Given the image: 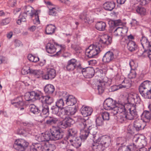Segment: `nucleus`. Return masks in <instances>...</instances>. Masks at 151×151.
<instances>
[{
  "mask_svg": "<svg viewBox=\"0 0 151 151\" xmlns=\"http://www.w3.org/2000/svg\"><path fill=\"white\" fill-rule=\"evenodd\" d=\"M139 93L145 99H151V82L146 81L139 87Z\"/></svg>",
  "mask_w": 151,
  "mask_h": 151,
  "instance_id": "nucleus-4",
  "label": "nucleus"
},
{
  "mask_svg": "<svg viewBox=\"0 0 151 151\" xmlns=\"http://www.w3.org/2000/svg\"><path fill=\"white\" fill-rule=\"evenodd\" d=\"M58 10L55 8L49 9V14L53 16H56L57 15Z\"/></svg>",
  "mask_w": 151,
  "mask_h": 151,
  "instance_id": "nucleus-56",
  "label": "nucleus"
},
{
  "mask_svg": "<svg viewBox=\"0 0 151 151\" xmlns=\"http://www.w3.org/2000/svg\"><path fill=\"white\" fill-rule=\"evenodd\" d=\"M104 57L106 58V62L109 63L114 58V54L112 52L109 51L104 54Z\"/></svg>",
  "mask_w": 151,
  "mask_h": 151,
  "instance_id": "nucleus-38",
  "label": "nucleus"
},
{
  "mask_svg": "<svg viewBox=\"0 0 151 151\" xmlns=\"http://www.w3.org/2000/svg\"><path fill=\"white\" fill-rule=\"evenodd\" d=\"M99 42L95 45L90 46L86 49L85 55L89 58H93L101 51L103 50L104 47L103 36H100L98 38Z\"/></svg>",
  "mask_w": 151,
  "mask_h": 151,
  "instance_id": "nucleus-1",
  "label": "nucleus"
},
{
  "mask_svg": "<svg viewBox=\"0 0 151 151\" xmlns=\"http://www.w3.org/2000/svg\"><path fill=\"white\" fill-rule=\"evenodd\" d=\"M122 85H119V88H126L127 89L129 88L132 85L131 81L130 79L125 78L122 81Z\"/></svg>",
  "mask_w": 151,
  "mask_h": 151,
  "instance_id": "nucleus-27",
  "label": "nucleus"
},
{
  "mask_svg": "<svg viewBox=\"0 0 151 151\" xmlns=\"http://www.w3.org/2000/svg\"><path fill=\"white\" fill-rule=\"evenodd\" d=\"M77 111L76 107H66L60 109V112L63 115L71 116L75 114Z\"/></svg>",
  "mask_w": 151,
  "mask_h": 151,
  "instance_id": "nucleus-11",
  "label": "nucleus"
},
{
  "mask_svg": "<svg viewBox=\"0 0 151 151\" xmlns=\"http://www.w3.org/2000/svg\"><path fill=\"white\" fill-rule=\"evenodd\" d=\"M41 97L40 99H41V101L45 102V104L47 105H50L53 102V99L52 97L49 96H42L41 92Z\"/></svg>",
  "mask_w": 151,
  "mask_h": 151,
  "instance_id": "nucleus-21",
  "label": "nucleus"
},
{
  "mask_svg": "<svg viewBox=\"0 0 151 151\" xmlns=\"http://www.w3.org/2000/svg\"><path fill=\"white\" fill-rule=\"evenodd\" d=\"M11 104L16 107L24 106L25 103L22 96H19L11 100Z\"/></svg>",
  "mask_w": 151,
  "mask_h": 151,
  "instance_id": "nucleus-15",
  "label": "nucleus"
},
{
  "mask_svg": "<svg viewBox=\"0 0 151 151\" xmlns=\"http://www.w3.org/2000/svg\"><path fill=\"white\" fill-rule=\"evenodd\" d=\"M42 111L44 114H49V113L48 105L45 104H42Z\"/></svg>",
  "mask_w": 151,
  "mask_h": 151,
  "instance_id": "nucleus-42",
  "label": "nucleus"
},
{
  "mask_svg": "<svg viewBox=\"0 0 151 151\" xmlns=\"http://www.w3.org/2000/svg\"><path fill=\"white\" fill-rule=\"evenodd\" d=\"M127 45L128 49L131 52L134 51L137 48V46L135 42L132 40H129Z\"/></svg>",
  "mask_w": 151,
  "mask_h": 151,
  "instance_id": "nucleus-30",
  "label": "nucleus"
},
{
  "mask_svg": "<svg viewBox=\"0 0 151 151\" xmlns=\"http://www.w3.org/2000/svg\"><path fill=\"white\" fill-rule=\"evenodd\" d=\"M32 69H30L29 66H25L22 70V72L24 74H26L28 73L31 74Z\"/></svg>",
  "mask_w": 151,
  "mask_h": 151,
  "instance_id": "nucleus-49",
  "label": "nucleus"
},
{
  "mask_svg": "<svg viewBox=\"0 0 151 151\" xmlns=\"http://www.w3.org/2000/svg\"><path fill=\"white\" fill-rule=\"evenodd\" d=\"M108 23L110 27H117L121 26H122L123 23L120 19L113 20H110L108 22Z\"/></svg>",
  "mask_w": 151,
  "mask_h": 151,
  "instance_id": "nucleus-25",
  "label": "nucleus"
},
{
  "mask_svg": "<svg viewBox=\"0 0 151 151\" xmlns=\"http://www.w3.org/2000/svg\"><path fill=\"white\" fill-rule=\"evenodd\" d=\"M54 147V145L49 144H44L42 145L41 150L42 151H53V147Z\"/></svg>",
  "mask_w": 151,
  "mask_h": 151,
  "instance_id": "nucleus-32",
  "label": "nucleus"
},
{
  "mask_svg": "<svg viewBox=\"0 0 151 151\" xmlns=\"http://www.w3.org/2000/svg\"><path fill=\"white\" fill-rule=\"evenodd\" d=\"M104 81H103L99 80V83L98 85V90L99 94L101 95L104 92Z\"/></svg>",
  "mask_w": 151,
  "mask_h": 151,
  "instance_id": "nucleus-36",
  "label": "nucleus"
},
{
  "mask_svg": "<svg viewBox=\"0 0 151 151\" xmlns=\"http://www.w3.org/2000/svg\"><path fill=\"white\" fill-rule=\"evenodd\" d=\"M142 118L145 120L149 121L151 118V113L149 111H144L141 115Z\"/></svg>",
  "mask_w": 151,
  "mask_h": 151,
  "instance_id": "nucleus-35",
  "label": "nucleus"
},
{
  "mask_svg": "<svg viewBox=\"0 0 151 151\" xmlns=\"http://www.w3.org/2000/svg\"><path fill=\"white\" fill-rule=\"evenodd\" d=\"M55 29L56 27L54 25H47L45 30L46 33L47 35H51L54 33Z\"/></svg>",
  "mask_w": 151,
  "mask_h": 151,
  "instance_id": "nucleus-28",
  "label": "nucleus"
},
{
  "mask_svg": "<svg viewBox=\"0 0 151 151\" xmlns=\"http://www.w3.org/2000/svg\"><path fill=\"white\" fill-rule=\"evenodd\" d=\"M27 58L30 61L36 63L39 60L38 57L35 56L31 54H29Z\"/></svg>",
  "mask_w": 151,
  "mask_h": 151,
  "instance_id": "nucleus-46",
  "label": "nucleus"
},
{
  "mask_svg": "<svg viewBox=\"0 0 151 151\" xmlns=\"http://www.w3.org/2000/svg\"><path fill=\"white\" fill-rule=\"evenodd\" d=\"M121 27H122V36H124L127 35L128 31V29L126 27L124 26H122Z\"/></svg>",
  "mask_w": 151,
  "mask_h": 151,
  "instance_id": "nucleus-60",
  "label": "nucleus"
},
{
  "mask_svg": "<svg viewBox=\"0 0 151 151\" xmlns=\"http://www.w3.org/2000/svg\"><path fill=\"white\" fill-rule=\"evenodd\" d=\"M129 40L127 39V37H124L121 40L120 43L122 45H125L126 44H127Z\"/></svg>",
  "mask_w": 151,
  "mask_h": 151,
  "instance_id": "nucleus-61",
  "label": "nucleus"
},
{
  "mask_svg": "<svg viewBox=\"0 0 151 151\" xmlns=\"http://www.w3.org/2000/svg\"><path fill=\"white\" fill-rule=\"evenodd\" d=\"M111 83V80L107 77H104V86H109Z\"/></svg>",
  "mask_w": 151,
  "mask_h": 151,
  "instance_id": "nucleus-64",
  "label": "nucleus"
},
{
  "mask_svg": "<svg viewBox=\"0 0 151 151\" xmlns=\"http://www.w3.org/2000/svg\"><path fill=\"white\" fill-rule=\"evenodd\" d=\"M104 121V112L101 113L96 118V122L97 126H101L103 125Z\"/></svg>",
  "mask_w": 151,
  "mask_h": 151,
  "instance_id": "nucleus-29",
  "label": "nucleus"
},
{
  "mask_svg": "<svg viewBox=\"0 0 151 151\" xmlns=\"http://www.w3.org/2000/svg\"><path fill=\"white\" fill-rule=\"evenodd\" d=\"M41 92L38 91H33L25 94L24 99L26 101H30L33 99H40Z\"/></svg>",
  "mask_w": 151,
  "mask_h": 151,
  "instance_id": "nucleus-9",
  "label": "nucleus"
},
{
  "mask_svg": "<svg viewBox=\"0 0 151 151\" xmlns=\"http://www.w3.org/2000/svg\"><path fill=\"white\" fill-rule=\"evenodd\" d=\"M46 49L47 52L50 54L54 53L56 50V49L54 45L50 43H47L46 46Z\"/></svg>",
  "mask_w": 151,
  "mask_h": 151,
  "instance_id": "nucleus-31",
  "label": "nucleus"
},
{
  "mask_svg": "<svg viewBox=\"0 0 151 151\" xmlns=\"http://www.w3.org/2000/svg\"><path fill=\"white\" fill-rule=\"evenodd\" d=\"M50 130L52 140H58L63 137V133L59 128L53 127Z\"/></svg>",
  "mask_w": 151,
  "mask_h": 151,
  "instance_id": "nucleus-8",
  "label": "nucleus"
},
{
  "mask_svg": "<svg viewBox=\"0 0 151 151\" xmlns=\"http://www.w3.org/2000/svg\"><path fill=\"white\" fill-rule=\"evenodd\" d=\"M133 99L134 102L137 104H140L141 100L139 96L137 94H136L134 96Z\"/></svg>",
  "mask_w": 151,
  "mask_h": 151,
  "instance_id": "nucleus-59",
  "label": "nucleus"
},
{
  "mask_svg": "<svg viewBox=\"0 0 151 151\" xmlns=\"http://www.w3.org/2000/svg\"><path fill=\"white\" fill-rule=\"evenodd\" d=\"M64 105L63 100L62 99H58L56 102V106L61 109Z\"/></svg>",
  "mask_w": 151,
  "mask_h": 151,
  "instance_id": "nucleus-52",
  "label": "nucleus"
},
{
  "mask_svg": "<svg viewBox=\"0 0 151 151\" xmlns=\"http://www.w3.org/2000/svg\"><path fill=\"white\" fill-rule=\"evenodd\" d=\"M24 13H25L27 15H28L32 17L33 16H35V21L36 23L38 24H40V21L39 19V17L38 14L36 13H34L33 8L29 6H25Z\"/></svg>",
  "mask_w": 151,
  "mask_h": 151,
  "instance_id": "nucleus-10",
  "label": "nucleus"
},
{
  "mask_svg": "<svg viewBox=\"0 0 151 151\" xmlns=\"http://www.w3.org/2000/svg\"><path fill=\"white\" fill-rule=\"evenodd\" d=\"M26 16V14L25 13L21 14L19 17V19L17 22V24H20L22 22H25Z\"/></svg>",
  "mask_w": 151,
  "mask_h": 151,
  "instance_id": "nucleus-43",
  "label": "nucleus"
},
{
  "mask_svg": "<svg viewBox=\"0 0 151 151\" xmlns=\"http://www.w3.org/2000/svg\"><path fill=\"white\" fill-rule=\"evenodd\" d=\"M141 144V147H144L146 145V142L144 139H142L140 137L137 135L134 136L133 139V141L135 142H137L138 141H140Z\"/></svg>",
  "mask_w": 151,
  "mask_h": 151,
  "instance_id": "nucleus-37",
  "label": "nucleus"
},
{
  "mask_svg": "<svg viewBox=\"0 0 151 151\" xmlns=\"http://www.w3.org/2000/svg\"><path fill=\"white\" fill-rule=\"evenodd\" d=\"M54 91L55 88L54 86L51 84H47L45 86L44 88V91L47 94H52Z\"/></svg>",
  "mask_w": 151,
  "mask_h": 151,
  "instance_id": "nucleus-24",
  "label": "nucleus"
},
{
  "mask_svg": "<svg viewBox=\"0 0 151 151\" xmlns=\"http://www.w3.org/2000/svg\"><path fill=\"white\" fill-rule=\"evenodd\" d=\"M93 111L92 108L88 106H83L80 109L81 113L84 117L90 115Z\"/></svg>",
  "mask_w": 151,
  "mask_h": 151,
  "instance_id": "nucleus-18",
  "label": "nucleus"
},
{
  "mask_svg": "<svg viewBox=\"0 0 151 151\" xmlns=\"http://www.w3.org/2000/svg\"><path fill=\"white\" fill-rule=\"evenodd\" d=\"M89 124L91 125H90L91 127L89 128L90 134L92 135L93 140H94L96 139V137L97 129H96V127H94V126L92 124L91 120L90 122H89Z\"/></svg>",
  "mask_w": 151,
  "mask_h": 151,
  "instance_id": "nucleus-23",
  "label": "nucleus"
},
{
  "mask_svg": "<svg viewBox=\"0 0 151 151\" xmlns=\"http://www.w3.org/2000/svg\"><path fill=\"white\" fill-rule=\"evenodd\" d=\"M126 146L129 151H136L137 148V145L134 143L130 144Z\"/></svg>",
  "mask_w": 151,
  "mask_h": 151,
  "instance_id": "nucleus-51",
  "label": "nucleus"
},
{
  "mask_svg": "<svg viewBox=\"0 0 151 151\" xmlns=\"http://www.w3.org/2000/svg\"><path fill=\"white\" fill-rule=\"evenodd\" d=\"M10 21V18H8L3 19L1 22V25H6L8 24Z\"/></svg>",
  "mask_w": 151,
  "mask_h": 151,
  "instance_id": "nucleus-62",
  "label": "nucleus"
},
{
  "mask_svg": "<svg viewBox=\"0 0 151 151\" xmlns=\"http://www.w3.org/2000/svg\"><path fill=\"white\" fill-rule=\"evenodd\" d=\"M48 119L46 120V123L48 125H52L57 123L59 121V119L57 118L49 116L48 117Z\"/></svg>",
  "mask_w": 151,
  "mask_h": 151,
  "instance_id": "nucleus-34",
  "label": "nucleus"
},
{
  "mask_svg": "<svg viewBox=\"0 0 151 151\" xmlns=\"http://www.w3.org/2000/svg\"><path fill=\"white\" fill-rule=\"evenodd\" d=\"M73 122V119L70 117H66L63 120L58 122V126L60 128L66 129L70 127Z\"/></svg>",
  "mask_w": 151,
  "mask_h": 151,
  "instance_id": "nucleus-12",
  "label": "nucleus"
},
{
  "mask_svg": "<svg viewBox=\"0 0 151 151\" xmlns=\"http://www.w3.org/2000/svg\"><path fill=\"white\" fill-rule=\"evenodd\" d=\"M103 136H101L96 140H93L92 146L93 151H103L104 150V139Z\"/></svg>",
  "mask_w": 151,
  "mask_h": 151,
  "instance_id": "nucleus-7",
  "label": "nucleus"
},
{
  "mask_svg": "<svg viewBox=\"0 0 151 151\" xmlns=\"http://www.w3.org/2000/svg\"><path fill=\"white\" fill-rule=\"evenodd\" d=\"M41 145L40 144L37 143L31 146L30 149V151H37L39 150H41Z\"/></svg>",
  "mask_w": 151,
  "mask_h": 151,
  "instance_id": "nucleus-50",
  "label": "nucleus"
},
{
  "mask_svg": "<svg viewBox=\"0 0 151 151\" xmlns=\"http://www.w3.org/2000/svg\"><path fill=\"white\" fill-rule=\"evenodd\" d=\"M82 139L81 138H76L75 139L73 140V139H68L69 141H70L71 145L76 148H78L81 146V141Z\"/></svg>",
  "mask_w": 151,
  "mask_h": 151,
  "instance_id": "nucleus-22",
  "label": "nucleus"
},
{
  "mask_svg": "<svg viewBox=\"0 0 151 151\" xmlns=\"http://www.w3.org/2000/svg\"><path fill=\"white\" fill-rule=\"evenodd\" d=\"M59 108H60L56 105L55 106H52L51 108L52 113L55 114L59 115H60V114L59 113Z\"/></svg>",
  "mask_w": 151,
  "mask_h": 151,
  "instance_id": "nucleus-53",
  "label": "nucleus"
},
{
  "mask_svg": "<svg viewBox=\"0 0 151 151\" xmlns=\"http://www.w3.org/2000/svg\"><path fill=\"white\" fill-rule=\"evenodd\" d=\"M105 139H104V147H108L110 144L111 141V138L109 136L107 135H105Z\"/></svg>",
  "mask_w": 151,
  "mask_h": 151,
  "instance_id": "nucleus-55",
  "label": "nucleus"
},
{
  "mask_svg": "<svg viewBox=\"0 0 151 151\" xmlns=\"http://www.w3.org/2000/svg\"><path fill=\"white\" fill-rule=\"evenodd\" d=\"M103 24L104 22L102 21L98 22L95 25L96 28L99 31H103Z\"/></svg>",
  "mask_w": 151,
  "mask_h": 151,
  "instance_id": "nucleus-48",
  "label": "nucleus"
},
{
  "mask_svg": "<svg viewBox=\"0 0 151 151\" xmlns=\"http://www.w3.org/2000/svg\"><path fill=\"white\" fill-rule=\"evenodd\" d=\"M56 76V70L52 68H48L45 74L43 75L42 78L45 80H52L54 79Z\"/></svg>",
  "mask_w": 151,
  "mask_h": 151,
  "instance_id": "nucleus-13",
  "label": "nucleus"
},
{
  "mask_svg": "<svg viewBox=\"0 0 151 151\" xmlns=\"http://www.w3.org/2000/svg\"><path fill=\"white\" fill-rule=\"evenodd\" d=\"M66 97V100L65 101L66 104L68 106H73L76 103V99L72 95L67 96Z\"/></svg>",
  "mask_w": 151,
  "mask_h": 151,
  "instance_id": "nucleus-20",
  "label": "nucleus"
},
{
  "mask_svg": "<svg viewBox=\"0 0 151 151\" xmlns=\"http://www.w3.org/2000/svg\"><path fill=\"white\" fill-rule=\"evenodd\" d=\"M136 73L134 70H131L130 72L128 75V77L130 79L135 78Z\"/></svg>",
  "mask_w": 151,
  "mask_h": 151,
  "instance_id": "nucleus-57",
  "label": "nucleus"
},
{
  "mask_svg": "<svg viewBox=\"0 0 151 151\" xmlns=\"http://www.w3.org/2000/svg\"><path fill=\"white\" fill-rule=\"evenodd\" d=\"M87 73L86 77L91 78L93 77L95 73L94 69L93 68H89L87 70Z\"/></svg>",
  "mask_w": 151,
  "mask_h": 151,
  "instance_id": "nucleus-47",
  "label": "nucleus"
},
{
  "mask_svg": "<svg viewBox=\"0 0 151 151\" xmlns=\"http://www.w3.org/2000/svg\"><path fill=\"white\" fill-rule=\"evenodd\" d=\"M31 74L35 75L37 78H39L41 76L42 77L43 72L41 70H37L32 69Z\"/></svg>",
  "mask_w": 151,
  "mask_h": 151,
  "instance_id": "nucleus-44",
  "label": "nucleus"
},
{
  "mask_svg": "<svg viewBox=\"0 0 151 151\" xmlns=\"http://www.w3.org/2000/svg\"><path fill=\"white\" fill-rule=\"evenodd\" d=\"M146 125V123L139 120H136L134 122L133 127L138 131L144 129Z\"/></svg>",
  "mask_w": 151,
  "mask_h": 151,
  "instance_id": "nucleus-17",
  "label": "nucleus"
},
{
  "mask_svg": "<svg viewBox=\"0 0 151 151\" xmlns=\"http://www.w3.org/2000/svg\"><path fill=\"white\" fill-rule=\"evenodd\" d=\"M136 11L137 13L141 15H145L146 11L145 9L141 6H137Z\"/></svg>",
  "mask_w": 151,
  "mask_h": 151,
  "instance_id": "nucleus-45",
  "label": "nucleus"
},
{
  "mask_svg": "<svg viewBox=\"0 0 151 151\" xmlns=\"http://www.w3.org/2000/svg\"><path fill=\"white\" fill-rule=\"evenodd\" d=\"M30 112L34 114H37L40 111V110L34 104H31L29 106Z\"/></svg>",
  "mask_w": 151,
  "mask_h": 151,
  "instance_id": "nucleus-39",
  "label": "nucleus"
},
{
  "mask_svg": "<svg viewBox=\"0 0 151 151\" xmlns=\"http://www.w3.org/2000/svg\"><path fill=\"white\" fill-rule=\"evenodd\" d=\"M80 123L79 124V127L80 128V137L83 140L86 139L90 133L89 128L91 127V125L89 124L90 122L89 119H85L83 118H80L78 119Z\"/></svg>",
  "mask_w": 151,
  "mask_h": 151,
  "instance_id": "nucleus-3",
  "label": "nucleus"
},
{
  "mask_svg": "<svg viewBox=\"0 0 151 151\" xmlns=\"http://www.w3.org/2000/svg\"><path fill=\"white\" fill-rule=\"evenodd\" d=\"M129 65L131 70H135L137 67V65L135 64L133 60H131L129 63Z\"/></svg>",
  "mask_w": 151,
  "mask_h": 151,
  "instance_id": "nucleus-63",
  "label": "nucleus"
},
{
  "mask_svg": "<svg viewBox=\"0 0 151 151\" xmlns=\"http://www.w3.org/2000/svg\"><path fill=\"white\" fill-rule=\"evenodd\" d=\"M79 62H78L77 60L74 58H73L69 60L67 63L66 68L67 70L69 71H72L76 68H78V66Z\"/></svg>",
  "mask_w": 151,
  "mask_h": 151,
  "instance_id": "nucleus-14",
  "label": "nucleus"
},
{
  "mask_svg": "<svg viewBox=\"0 0 151 151\" xmlns=\"http://www.w3.org/2000/svg\"><path fill=\"white\" fill-rule=\"evenodd\" d=\"M121 29L122 27H118L116 28L114 31V35L116 36H122Z\"/></svg>",
  "mask_w": 151,
  "mask_h": 151,
  "instance_id": "nucleus-54",
  "label": "nucleus"
},
{
  "mask_svg": "<svg viewBox=\"0 0 151 151\" xmlns=\"http://www.w3.org/2000/svg\"><path fill=\"white\" fill-rule=\"evenodd\" d=\"M51 140V133L49 132H46L44 134H42L38 138V141L39 142L43 141H48Z\"/></svg>",
  "mask_w": 151,
  "mask_h": 151,
  "instance_id": "nucleus-19",
  "label": "nucleus"
},
{
  "mask_svg": "<svg viewBox=\"0 0 151 151\" xmlns=\"http://www.w3.org/2000/svg\"><path fill=\"white\" fill-rule=\"evenodd\" d=\"M141 44L143 49H144V52H145L149 50L151 46V42H150L147 38L142 36L140 40Z\"/></svg>",
  "mask_w": 151,
  "mask_h": 151,
  "instance_id": "nucleus-16",
  "label": "nucleus"
},
{
  "mask_svg": "<svg viewBox=\"0 0 151 151\" xmlns=\"http://www.w3.org/2000/svg\"><path fill=\"white\" fill-rule=\"evenodd\" d=\"M77 133V131L75 129H70L68 130L67 136L68 142L69 141L68 139H71V138L74 139Z\"/></svg>",
  "mask_w": 151,
  "mask_h": 151,
  "instance_id": "nucleus-26",
  "label": "nucleus"
},
{
  "mask_svg": "<svg viewBox=\"0 0 151 151\" xmlns=\"http://www.w3.org/2000/svg\"><path fill=\"white\" fill-rule=\"evenodd\" d=\"M115 6V4L113 1L107 2L104 3V9L106 10L111 11Z\"/></svg>",
  "mask_w": 151,
  "mask_h": 151,
  "instance_id": "nucleus-33",
  "label": "nucleus"
},
{
  "mask_svg": "<svg viewBox=\"0 0 151 151\" xmlns=\"http://www.w3.org/2000/svg\"><path fill=\"white\" fill-rule=\"evenodd\" d=\"M29 144L28 142L24 139H18L15 141L13 147L18 151H24Z\"/></svg>",
  "mask_w": 151,
  "mask_h": 151,
  "instance_id": "nucleus-6",
  "label": "nucleus"
},
{
  "mask_svg": "<svg viewBox=\"0 0 151 151\" xmlns=\"http://www.w3.org/2000/svg\"><path fill=\"white\" fill-rule=\"evenodd\" d=\"M115 101L111 98H108L104 100V109L107 110H111V113L113 116L118 113L124 109V106L119 104H115Z\"/></svg>",
  "mask_w": 151,
  "mask_h": 151,
  "instance_id": "nucleus-2",
  "label": "nucleus"
},
{
  "mask_svg": "<svg viewBox=\"0 0 151 151\" xmlns=\"http://www.w3.org/2000/svg\"><path fill=\"white\" fill-rule=\"evenodd\" d=\"M120 113V116L118 120L120 122H123L126 121L127 119L132 120L137 118L138 116L135 115V114H132L130 112H128L127 110L125 108L124 106V109L121 111H118Z\"/></svg>",
  "mask_w": 151,
  "mask_h": 151,
  "instance_id": "nucleus-5",
  "label": "nucleus"
},
{
  "mask_svg": "<svg viewBox=\"0 0 151 151\" xmlns=\"http://www.w3.org/2000/svg\"><path fill=\"white\" fill-rule=\"evenodd\" d=\"M112 42V37L107 35L104 34V45H110Z\"/></svg>",
  "mask_w": 151,
  "mask_h": 151,
  "instance_id": "nucleus-41",
  "label": "nucleus"
},
{
  "mask_svg": "<svg viewBox=\"0 0 151 151\" xmlns=\"http://www.w3.org/2000/svg\"><path fill=\"white\" fill-rule=\"evenodd\" d=\"M129 111L132 113L133 114H135V115L138 116L137 113L136 111V105H133L131 108L128 109Z\"/></svg>",
  "mask_w": 151,
  "mask_h": 151,
  "instance_id": "nucleus-58",
  "label": "nucleus"
},
{
  "mask_svg": "<svg viewBox=\"0 0 151 151\" xmlns=\"http://www.w3.org/2000/svg\"><path fill=\"white\" fill-rule=\"evenodd\" d=\"M89 68H82L81 65L80 63H78V66L77 70H80L81 73L84 76H87L88 71Z\"/></svg>",
  "mask_w": 151,
  "mask_h": 151,
  "instance_id": "nucleus-40",
  "label": "nucleus"
}]
</instances>
